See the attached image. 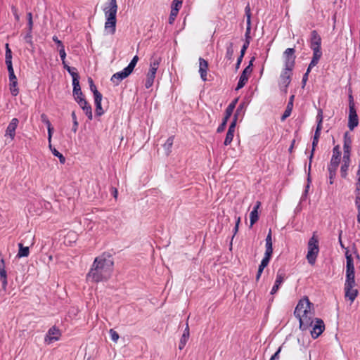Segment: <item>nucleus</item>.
<instances>
[{
    "label": "nucleus",
    "instance_id": "bb28decb",
    "mask_svg": "<svg viewBox=\"0 0 360 360\" xmlns=\"http://www.w3.org/2000/svg\"><path fill=\"white\" fill-rule=\"evenodd\" d=\"M321 56H322V51H313V56H312L311 60L307 69V70H308V72H310L311 70L318 64Z\"/></svg>",
    "mask_w": 360,
    "mask_h": 360
},
{
    "label": "nucleus",
    "instance_id": "e433bc0d",
    "mask_svg": "<svg viewBox=\"0 0 360 360\" xmlns=\"http://www.w3.org/2000/svg\"><path fill=\"white\" fill-rule=\"evenodd\" d=\"M265 248L266 250L264 257L271 259V255L273 254L272 243H265Z\"/></svg>",
    "mask_w": 360,
    "mask_h": 360
},
{
    "label": "nucleus",
    "instance_id": "5fc2aeb1",
    "mask_svg": "<svg viewBox=\"0 0 360 360\" xmlns=\"http://www.w3.org/2000/svg\"><path fill=\"white\" fill-rule=\"evenodd\" d=\"M95 104L101 103L103 96L99 91H96L94 94Z\"/></svg>",
    "mask_w": 360,
    "mask_h": 360
},
{
    "label": "nucleus",
    "instance_id": "f8f14e48",
    "mask_svg": "<svg viewBox=\"0 0 360 360\" xmlns=\"http://www.w3.org/2000/svg\"><path fill=\"white\" fill-rule=\"evenodd\" d=\"M319 140V139H316V138H314L313 137L312 149H311V154H310V155L309 157V167H308V174H307V182L308 183H307V186L305 187V190H304V195H307V193H308V190L309 188V184L311 182V178H310L311 166L312 159L314 158V151L316 150V147L318 145Z\"/></svg>",
    "mask_w": 360,
    "mask_h": 360
},
{
    "label": "nucleus",
    "instance_id": "f3484780",
    "mask_svg": "<svg viewBox=\"0 0 360 360\" xmlns=\"http://www.w3.org/2000/svg\"><path fill=\"white\" fill-rule=\"evenodd\" d=\"M18 123L19 120L17 118H13L6 129L5 136H8L11 140H13Z\"/></svg>",
    "mask_w": 360,
    "mask_h": 360
},
{
    "label": "nucleus",
    "instance_id": "6e6d98bb",
    "mask_svg": "<svg viewBox=\"0 0 360 360\" xmlns=\"http://www.w3.org/2000/svg\"><path fill=\"white\" fill-rule=\"evenodd\" d=\"M88 82L89 84L90 90L92 91L93 94H94L96 91H98L96 85L94 83L93 79L91 77L88 78Z\"/></svg>",
    "mask_w": 360,
    "mask_h": 360
},
{
    "label": "nucleus",
    "instance_id": "338daca9",
    "mask_svg": "<svg viewBox=\"0 0 360 360\" xmlns=\"http://www.w3.org/2000/svg\"><path fill=\"white\" fill-rule=\"evenodd\" d=\"M281 351V347H278L277 351L271 356L270 360H279V354Z\"/></svg>",
    "mask_w": 360,
    "mask_h": 360
},
{
    "label": "nucleus",
    "instance_id": "4be33fe9",
    "mask_svg": "<svg viewBox=\"0 0 360 360\" xmlns=\"http://www.w3.org/2000/svg\"><path fill=\"white\" fill-rule=\"evenodd\" d=\"M346 279L345 280H355V272H354V259L350 260L348 259V261L346 262Z\"/></svg>",
    "mask_w": 360,
    "mask_h": 360
},
{
    "label": "nucleus",
    "instance_id": "c85d7f7f",
    "mask_svg": "<svg viewBox=\"0 0 360 360\" xmlns=\"http://www.w3.org/2000/svg\"><path fill=\"white\" fill-rule=\"evenodd\" d=\"M47 335L49 336L50 341L58 340L61 335V333L58 328L53 326L48 330Z\"/></svg>",
    "mask_w": 360,
    "mask_h": 360
},
{
    "label": "nucleus",
    "instance_id": "603ef678",
    "mask_svg": "<svg viewBox=\"0 0 360 360\" xmlns=\"http://www.w3.org/2000/svg\"><path fill=\"white\" fill-rule=\"evenodd\" d=\"M183 0H173L171 8H178L179 11L181 8Z\"/></svg>",
    "mask_w": 360,
    "mask_h": 360
},
{
    "label": "nucleus",
    "instance_id": "ea45409f",
    "mask_svg": "<svg viewBox=\"0 0 360 360\" xmlns=\"http://www.w3.org/2000/svg\"><path fill=\"white\" fill-rule=\"evenodd\" d=\"M139 60V57L137 56H134L132 60L130 61L129 65L126 67V68L131 73Z\"/></svg>",
    "mask_w": 360,
    "mask_h": 360
},
{
    "label": "nucleus",
    "instance_id": "4d7b16f0",
    "mask_svg": "<svg viewBox=\"0 0 360 360\" xmlns=\"http://www.w3.org/2000/svg\"><path fill=\"white\" fill-rule=\"evenodd\" d=\"M11 12L14 15L15 20L18 22L20 20V15L18 14V8L15 6H11Z\"/></svg>",
    "mask_w": 360,
    "mask_h": 360
},
{
    "label": "nucleus",
    "instance_id": "37998d69",
    "mask_svg": "<svg viewBox=\"0 0 360 360\" xmlns=\"http://www.w3.org/2000/svg\"><path fill=\"white\" fill-rule=\"evenodd\" d=\"M51 152L53 153V155L57 158H59V160H60V162L62 163V164H64L65 162V157L63 155L62 153H60V152H58L55 148H53V149H51Z\"/></svg>",
    "mask_w": 360,
    "mask_h": 360
},
{
    "label": "nucleus",
    "instance_id": "c9c22d12",
    "mask_svg": "<svg viewBox=\"0 0 360 360\" xmlns=\"http://www.w3.org/2000/svg\"><path fill=\"white\" fill-rule=\"evenodd\" d=\"M66 70L72 76V83H74L75 79H76V82L79 81V74L77 73V69L75 68L70 67V68H67Z\"/></svg>",
    "mask_w": 360,
    "mask_h": 360
},
{
    "label": "nucleus",
    "instance_id": "423d86ee",
    "mask_svg": "<svg viewBox=\"0 0 360 360\" xmlns=\"http://www.w3.org/2000/svg\"><path fill=\"white\" fill-rule=\"evenodd\" d=\"M255 58L252 57L249 62L248 65L243 70V72L240 76L237 86L236 88V91L242 89L247 83L248 78H249V75L252 72V65H253V62L255 61Z\"/></svg>",
    "mask_w": 360,
    "mask_h": 360
},
{
    "label": "nucleus",
    "instance_id": "58836bf2",
    "mask_svg": "<svg viewBox=\"0 0 360 360\" xmlns=\"http://www.w3.org/2000/svg\"><path fill=\"white\" fill-rule=\"evenodd\" d=\"M44 123L47 127V130H48V141L51 142V138H52V134H53V127H52L51 123L49 121V120H47Z\"/></svg>",
    "mask_w": 360,
    "mask_h": 360
},
{
    "label": "nucleus",
    "instance_id": "c756f323",
    "mask_svg": "<svg viewBox=\"0 0 360 360\" xmlns=\"http://www.w3.org/2000/svg\"><path fill=\"white\" fill-rule=\"evenodd\" d=\"M271 259H268L266 257H263L262 260L261 261L260 264L259 265L257 273L256 275V281H258L261 277V275L265 267H266L269 263Z\"/></svg>",
    "mask_w": 360,
    "mask_h": 360
},
{
    "label": "nucleus",
    "instance_id": "680f3d73",
    "mask_svg": "<svg viewBox=\"0 0 360 360\" xmlns=\"http://www.w3.org/2000/svg\"><path fill=\"white\" fill-rule=\"evenodd\" d=\"M343 145L352 146V139H351L350 136H349L348 132H345L344 134V144Z\"/></svg>",
    "mask_w": 360,
    "mask_h": 360
},
{
    "label": "nucleus",
    "instance_id": "8fccbe9b",
    "mask_svg": "<svg viewBox=\"0 0 360 360\" xmlns=\"http://www.w3.org/2000/svg\"><path fill=\"white\" fill-rule=\"evenodd\" d=\"M109 333H110V336L111 340L114 342H117L118 339H119L118 333L115 330H113V329H110V331H109Z\"/></svg>",
    "mask_w": 360,
    "mask_h": 360
},
{
    "label": "nucleus",
    "instance_id": "f257e3e1",
    "mask_svg": "<svg viewBox=\"0 0 360 360\" xmlns=\"http://www.w3.org/2000/svg\"><path fill=\"white\" fill-rule=\"evenodd\" d=\"M114 261L111 255L103 252L96 257L86 274V279L91 282L99 283L108 281L113 271Z\"/></svg>",
    "mask_w": 360,
    "mask_h": 360
},
{
    "label": "nucleus",
    "instance_id": "aec40b11",
    "mask_svg": "<svg viewBox=\"0 0 360 360\" xmlns=\"http://www.w3.org/2000/svg\"><path fill=\"white\" fill-rule=\"evenodd\" d=\"M161 58L160 57L153 56L150 60V69L148 72L150 76H155L156 75L157 70L159 68Z\"/></svg>",
    "mask_w": 360,
    "mask_h": 360
},
{
    "label": "nucleus",
    "instance_id": "f03ea898",
    "mask_svg": "<svg viewBox=\"0 0 360 360\" xmlns=\"http://www.w3.org/2000/svg\"><path fill=\"white\" fill-rule=\"evenodd\" d=\"M295 316L299 319L300 328L302 330L309 329L313 323L314 304L310 302L307 297L301 299L294 311Z\"/></svg>",
    "mask_w": 360,
    "mask_h": 360
},
{
    "label": "nucleus",
    "instance_id": "ddd939ff",
    "mask_svg": "<svg viewBox=\"0 0 360 360\" xmlns=\"http://www.w3.org/2000/svg\"><path fill=\"white\" fill-rule=\"evenodd\" d=\"M321 38L316 32V30H313L311 32V38H310V48L313 51H321Z\"/></svg>",
    "mask_w": 360,
    "mask_h": 360
},
{
    "label": "nucleus",
    "instance_id": "de8ad7c7",
    "mask_svg": "<svg viewBox=\"0 0 360 360\" xmlns=\"http://www.w3.org/2000/svg\"><path fill=\"white\" fill-rule=\"evenodd\" d=\"M233 136H234L233 133H231V131L230 132L227 131L224 144L225 146H229V144H231V143L233 141Z\"/></svg>",
    "mask_w": 360,
    "mask_h": 360
},
{
    "label": "nucleus",
    "instance_id": "393cba45",
    "mask_svg": "<svg viewBox=\"0 0 360 360\" xmlns=\"http://www.w3.org/2000/svg\"><path fill=\"white\" fill-rule=\"evenodd\" d=\"M294 98H295L294 95H292L290 97L288 103L286 106V108H285L283 115L281 116V121H284L287 117H288L290 115L292 110V108H293Z\"/></svg>",
    "mask_w": 360,
    "mask_h": 360
},
{
    "label": "nucleus",
    "instance_id": "a18cd8bd",
    "mask_svg": "<svg viewBox=\"0 0 360 360\" xmlns=\"http://www.w3.org/2000/svg\"><path fill=\"white\" fill-rule=\"evenodd\" d=\"M155 76H150V75H147V78L145 83V86L146 89H149L153 84Z\"/></svg>",
    "mask_w": 360,
    "mask_h": 360
},
{
    "label": "nucleus",
    "instance_id": "dca6fc26",
    "mask_svg": "<svg viewBox=\"0 0 360 360\" xmlns=\"http://www.w3.org/2000/svg\"><path fill=\"white\" fill-rule=\"evenodd\" d=\"M348 127L353 130L359 124V118L355 108H349Z\"/></svg>",
    "mask_w": 360,
    "mask_h": 360
},
{
    "label": "nucleus",
    "instance_id": "bf43d9fd",
    "mask_svg": "<svg viewBox=\"0 0 360 360\" xmlns=\"http://www.w3.org/2000/svg\"><path fill=\"white\" fill-rule=\"evenodd\" d=\"M95 105H96V110H95L96 115L97 116H101L104 113V111L101 106V103L95 104Z\"/></svg>",
    "mask_w": 360,
    "mask_h": 360
},
{
    "label": "nucleus",
    "instance_id": "f704fd0d",
    "mask_svg": "<svg viewBox=\"0 0 360 360\" xmlns=\"http://www.w3.org/2000/svg\"><path fill=\"white\" fill-rule=\"evenodd\" d=\"M174 136H169L167 139L166 142L165 143V144L163 146L164 148L167 150V155H169V153L171 152V148H172L173 143H174Z\"/></svg>",
    "mask_w": 360,
    "mask_h": 360
},
{
    "label": "nucleus",
    "instance_id": "b1692460",
    "mask_svg": "<svg viewBox=\"0 0 360 360\" xmlns=\"http://www.w3.org/2000/svg\"><path fill=\"white\" fill-rule=\"evenodd\" d=\"M190 333H189V326L188 323L186 325V328L184 329V333L180 339L179 344V349L182 350L186 345V342L189 338Z\"/></svg>",
    "mask_w": 360,
    "mask_h": 360
},
{
    "label": "nucleus",
    "instance_id": "a878e982",
    "mask_svg": "<svg viewBox=\"0 0 360 360\" xmlns=\"http://www.w3.org/2000/svg\"><path fill=\"white\" fill-rule=\"evenodd\" d=\"M73 86V96L75 97V100L77 101L79 98H84V95L82 94V91L81 90V87L79 85V81L76 82V79H75L74 83H72Z\"/></svg>",
    "mask_w": 360,
    "mask_h": 360
},
{
    "label": "nucleus",
    "instance_id": "4c0bfd02",
    "mask_svg": "<svg viewBox=\"0 0 360 360\" xmlns=\"http://www.w3.org/2000/svg\"><path fill=\"white\" fill-rule=\"evenodd\" d=\"M229 118H230L229 116L225 115L224 117L222 120L221 123L219 125V127L217 129V133H221L222 131H224V129L226 128V124H227V122H228Z\"/></svg>",
    "mask_w": 360,
    "mask_h": 360
},
{
    "label": "nucleus",
    "instance_id": "864d4df0",
    "mask_svg": "<svg viewBox=\"0 0 360 360\" xmlns=\"http://www.w3.org/2000/svg\"><path fill=\"white\" fill-rule=\"evenodd\" d=\"M316 122H317L316 126L322 127L323 112H322V110H321V109L318 112V115L316 116Z\"/></svg>",
    "mask_w": 360,
    "mask_h": 360
},
{
    "label": "nucleus",
    "instance_id": "72a5a7b5",
    "mask_svg": "<svg viewBox=\"0 0 360 360\" xmlns=\"http://www.w3.org/2000/svg\"><path fill=\"white\" fill-rule=\"evenodd\" d=\"M238 101V98H236L235 99H233L230 103L229 105L227 106L226 110H225V115L231 117L235 108H236V105L237 104Z\"/></svg>",
    "mask_w": 360,
    "mask_h": 360
},
{
    "label": "nucleus",
    "instance_id": "7c9ffc66",
    "mask_svg": "<svg viewBox=\"0 0 360 360\" xmlns=\"http://www.w3.org/2000/svg\"><path fill=\"white\" fill-rule=\"evenodd\" d=\"M245 102L240 103L239 105L238 106L234 115L233 118L238 120L239 117L243 118L245 114Z\"/></svg>",
    "mask_w": 360,
    "mask_h": 360
},
{
    "label": "nucleus",
    "instance_id": "79ce46f5",
    "mask_svg": "<svg viewBox=\"0 0 360 360\" xmlns=\"http://www.w3.org/2000/svg\"><path fill=\"white\" fill-rule=\"evenodd\" d=\"M179 10L178 8H171V12H170V15H169V24H172L176 18V17L177 16L178 13H179Z\"/></svg>",
    "mask_w": 360,
    "mask_h": 360
},
{
    "label": "nucleus",
    "instance_id": "6ab92c4d",
    "mask_svg": "<svg viewBox=\"0 0 360 360\" xmlns=\"http://www.w3.org/2000/svg\"><path fill=\"white\" fill-rule=\"evenodd\" d=\"M208 62L204 58H199V73L202 81L207 80Z\"/></svg>",
    "mask_w": 360,
    "mask_h": 360
},
{
    "label": "nucleus",
    "instance_id": "473e14b6",
    "mask_svg": "<svg viewBox=\"0 0 360 360\" xmlns=\"http://www.w3.org/2000/svg\"><path fill=\"white\" fill-rule=\"evenodd\" d=\"M233 42H229L226 44V52L225 58L228 60L231 61L233 60Z\"/></svg>",
    "mask_w": 360,
    "mask_h": 360
},
{
    "label": "nucleus",
    "instance_id": "9b49d317",
    "mask_svg": "<svg viewBox=\"0 0 360 360\" xmlns=\"http://www.w3.org/2000/svg\"><path fill=\"white\" fill-rule=\"evenodd\" d=\"M341 154L340 146L337 145L334 146L333 149V155L330 163L328 165V168H335L338 169L340 162Z\"/></svg>",
    "mask_w": 360,
    "mask_h": 360
},
{
    "label": "nucleus",
    "instance_id": "412c9836",
    "mask_svg": "<svg viewBox=\"0 0 360 360\" xmlns=\"http://www.w3.org/2000/svg\"><path fill=\"white\" fill-rule=\"evenodd\" d=\"M245 16H246V18H247V20H246V23H247V27H246V31H245V39H249L250 40V30H251V9H250V4H248V5L245 6Z\"/></svg>",
    "mask_w": 360,
    "mask_h": 360
},
{
    "label": "nucleus",
    "instance_id": "1a4fd4ad",
    "mask_svg": "<svg viewBox=\"0 0 360 360\" xmlns=\"http://www.w3.org/2000/svg\"><path fill=\"white\" fill-rule=\"evenodd\" d=\"M8 79H9V89L11 94L13 96H16L19 94V89L18 87V79L15 75L13 68L8 70Z\"/></svg>",
    "mask_w": 360,
    "mask_h": 360
},
{
    "label": "nucleus",
    "instance_id": "13d9d810",
    "mask_svg": "<svg viewBox=\"0 0 360 360\" xmlns=\"http://www.w3.org/2000/svg\"><path fill=\"white\" fill-rule=\"evenodd\" d=\"M76 102L79 104L82 109L89 105V103L86 101L84 97L78 99V101H77Z\"/></svg>",
    "mask_w": 360,
    "mask_h": 360
},
{
    "label": "nucleus",
    "instance_id": "2eb2a0df",
    "mask_svg": "<svg viewBox=\"0 0 360 360\" xmlns=\"http://www.w3.org/2000/svg\"><path fill=\"white\" fill-rule=\"evenodd\" d=\"M131 72L125 68L122 71L117 72L112 75L110 81L115 85L118 86L121 81L130 75Z\"/></svg>",
    "mask_w": 360,
    "mask_h": 360
},
{
    "label": "nucleus",
    "instance_id": "4468645a",
    "mask_svg": "<svg viewBox=\"0 0 360 360\" xmlns=\"http://www.w3.org/2000/svg\"><path fill=\"white\" fill-rule=\"evenodd\" d=\"M286 278L285 271L283 269H278L276 274V277L275 280L274 285H273L271 290V295H274L278 292L279 290L281 285L284 282L285 279Z\"/></svg>",
    "mask_w": 360,
    "mask_h": 360
},
{
    "label": "nucleus",
    "instance_id": "49530a36",
    "mask_svg": "<svg viewBox=\"0 0 360 360\" xmlns=\"http://www.w3.org/2000/svg\"><path fill=\"white\" fill-rule=\"evenodd\" d=\"M82 110L84 112V113L86 114V115L87 116L88 119L89 120H91L92 117H93V115H92V108H91V105L89 104L86 107L83 108Z\"/></svg>",
    "mask_w": 360,
    "mask_h": 360
},
{
    "label": "nucleus",
    "instance_id": "5701e85b",
    "mask_svg": "<svg viewBox=\"0 0 360 360\" xmlns=\"http://www.w3.org/2000/svg\"><path fill=\"white\" fill-rule=\"evenodd\" d=\"M261 206V202L257 201L250 214V226H253L259 219L258 210Z\"/></svg>",
    "mask_w": 360,
    "mask_h": 360
},
{
    "label": "nucleus",
    "instance_id": "39448f33",
    "mask_svg": "<svg viewBox=\"0 0 360 360\" xmlns=\"http://www.w3.org/2000/svg\"><path fill=\"white\" fill-rule=\"evenodd\" d=\"M356 285L355 280H345V297L352 303L359 295L357 289L354 288Z\"/></svg>",
    "mask_w": 360,
    "mask_h": 360
},
{
    "label": "nucleus",
    "instance_id": "9d476101",
    "mask_svg": "<svg viewBox=\"0 0 360 360\" xmlns=\"http://www.w3.org/2000/svg\"><path fill=\"white\" fill-rule=\"evenodd\" d=\"M292 71V69H288V68H284L281 74L280 86H281V89L283 88V91L285 92L287 91V89L290 83Z\"/></svg>",
    "mask_w": 360,
    "mask_h": 360
},
{
    "label": "nucleus",
    "instance_id": "c03bdc74",
    "mask_svg": "<svg viewBox=\"0 0 360 360\" xmlns=\"http://www.w3.org/2000/svg\"><path fill=\"white\" fill-rule=\"evenodd\" d=\"M328 173H329V179H330V182L329 183H330V184H333V180H334V179L336 176L337 169L328 168Z\"/></svg>",
    "mask_w": 360,
    "mask_h": 360
},
{
    "label": "nucleus",
    "instance_id": "a211bd4d",
    "mask_svg": "<svg viewBox=\"0 0 360 360\" xmlns=\"http://www.w3.org/2000/svg\"><path fill=\"white\" fill-rule=\"evenodd\" d=\"M0 281L2 283V289L6 291L8 281H7V273L5 266V260L3 257L0 258Z\"/></svg>",
    "mask_w": 360,
    "mask_h": 360
},
{
    "label": "nucleus",
    "instance_id": "e2e57ef3",
    "mask_svg": "<svg viewBox=\"0 0 360 360\" xmlns=\"http://www.w3.org/2000/svg\"><path fill=\"white\" fill-rule=\"evenodd\" d=\"M240 223V217H236V225H235V227L233 229V236L232 237V239L233 238V237L235 236V235L237 233V232L238 231Z\"/></svg>",
    "mask_w": 360,
    "mask_h": 360
},
{
    "label": "nucleus",
    "instance_id": "0e129e2a",
    "mask_svg": "<svg viewBox=\"0 0 360 360\" xmlns=\"http://www.w3.org/2000/svg\"><path fill=\"white\" fill-rule=\"evenodd\" d=\"M25 40L26 43L29 44L30 45H33L32 32H27V33L25 36Z\"/></svg>",
    "mask_w": 360,
    "mask_h": 360
},
{
    "label": "nucleus",
    "instance_id": "69168bd1",
    "mask_svg": "<svg viewBox=\"0 0 360 360\" xmlns=\"http://www.w3.org/2000/svg\"><path fill=\"white\" fill-rule=\"evenodd\" d=\"M52 39L58 45V49L64 47L63 42L58 39L56 35L53 36Z\"/></svg>",
    "mask_w": 360,
    "mask_h": 360
},
{
    "label": "nucleus",
    "instance_id": "3c124183",
    "mask_svg": "<svg viewBox=\"0 0 360 360\" xmlns=\"http://www.w3.org/2000/svg\"><path fill=\"white\" fill-rule=\"evenodd\" d=\"M249 45H250V40L245 39V41L244 42L243 46L241 48L240 56H241L242 57H244L245 51L248 49Z\"/></svg>",
    "mask_w": 360,
    "mask_h": 360
},
{
    "label": "nucleus",
    "instance_id": "a19ab883",
    "mask_svg": "<svg viewBox=\"0 0 360 360\" xmlns=\"http://www.w3.org/2000/svg\"><path fill=\"white\" fill-rule=\"evenodd\" d=\"M71 117H72V123H73L72 131L75 133L77 131L79 123H78L77 115H76V113L75 111L72 112Z\"/></svg>",
    "mask_w": 360,
    "mask_h": 360
},
{
    "label": "nucleus",
    "instance_id": "774afa93",
    "mask_svg": "<svg viewBox=\"0 0 360 360\" xmlns=\"http://www.w3.org/2000/svg\"><path fill=\"white\" fill-rule=\"evenodd\" d=\"M355 205L357 208V212L360 211V195H357L355 198Z\"/></svg>",
    "mask_w": 360,
    "mask_h": 360
},
{
    "label": "nucleus",
    "instance_id": "0eeeda50",
    "mask_svg": "<svg viewBox=\"0 0 360 360\" xmlns=\"http://www.w3.org/2000/svg\"><path fill=\"white\" fill-rule=\"evenodd\" d=\"M295 50L294 48H288L283 52V56L284 58V68L293 70L295 65Z\"/></svg>",
    "mask_w": 360,
    "mask_h": 360
},
{
    "label": "nucleus",
    "instance_id": "cd10ccee",
    "mask_svg": "<svg viewBox=\"0 0 360 360\" xmlns=\"http://www.w3.org/2000/svg\"><path fill=\"white\" fill-rule=\"evenodd\" d=\"M6 54H5V63L7 66V69L10 70L13 68L12 64V51L9 47V44L7 43L5 45Z\"/></svg>",
    "mask_w": 360,
    "mask_h": 360
},
{
    "label": "nucleus",
    "instance_id": "20e7f679",
    "mask_svg": "<svg viewBox=\"0 0 360 360\" xmlns=\"http://www.w3.org/2000/svg\"><path fill=\"white\" fill-rule=\"evenodd\" d=\"M307 248V262L309 264L314 265L319 252V240L314 235L309 240Z\"/></svg>",
    "mask_w": 360,
    "mask_h": 360
},
{
    "label": "nucleus",
    "instance_id": "052dcab7",
    "mask_svg": "<svg viewBox=\"0 0 360 360\" xmlns=\"http://www.w3.org/2000/svg\"><path fill=\"white\" fill-rule=\"evenodd\" d=\"M237 120V119L233 118V120L229 127L228 132H230L231 131V133L234 134Z\"/></svg>",
    "mask_w": 360,
    "mask_h": 360
},
{
    "label": "nucleus",
    "instance_id": "2f4dec72",
    "mask_svg": "<svg viewBox=\"0 0 360 360\" xmlns=\"http://www.w3.org/2000/svg\"><path fill=\"white\" fill-rule=\"evenodd\" d=\"M19 250L17 256L18 257H25L29 255L30 250L29 247H25L23 245L20 243L18 244Z\"/></svg>",
    "mask_w": 360,
    "mask_h": 360
},
{
    "label": "nucleus",
    "instance_id": "6e6552de",
    "mask_svg": "<svg viewBox=\"0 0 360 360\" xmlns=\"http://www.w3.org/2000/svg\"><path fill=\"white\" fill-rule=\"evenodd\" d=\"M312 329L311 330V335L312 338H317L325 330V324L322 319L316 318L313 319Z\"/></svg>",
    "mask_w": 360,
    "mask_h": 360
},
{
    "label": "nucleus",
    "instance_id": "09e8293b",
    "mask_svg": "<svg viewBox=\"0 0 360 360\" xmlns=\"http://www.w3.org/2000/svg\"><path fill=\"white\" fill-rule=\"evenodd\" d=\"M349 165H347L346 164H342L340 167V174L342 178H346L347 175V170L349 169Z\"/></svg>",
    "mask_w": 360,
    "mask_h": 360
},
{
    "label": "nucleus",
    "instance_id": "7ed1b4c3",
    "mask_svg": "<svg viewBox=\"0 0 360 360\" xmlns=\"http://www.w3.org/2000/svg\"><path fill=\"white\" fill-rule=\"evenodd\" d=\"M117 4L116 0H109L107 6L103 8L105 17V32L106 34H114L116 31V14Z\"/></svg>",
    "mask_w": 360,
    "mask_h": 360
}]
</instances>
